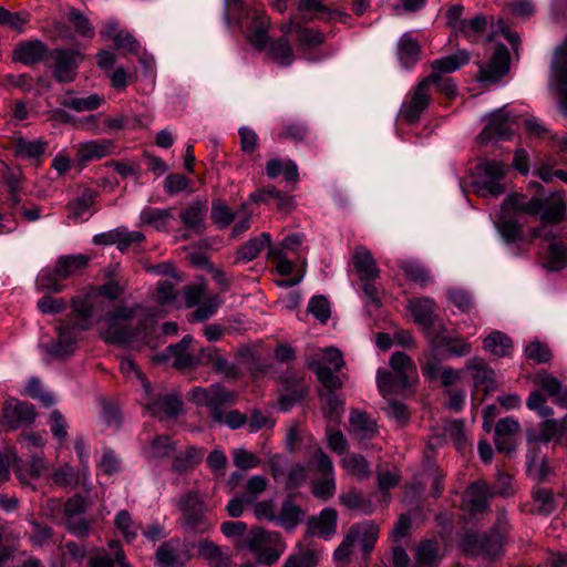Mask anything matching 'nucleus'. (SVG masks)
Returning <instances> with one entry per match:
<instances>
[{
	"label": "nucleus",
	"mask_w": 567,
	"mask_h": 567,
	"mask_svg": "<svg viewBox=\"0 0 567 567\" xmlns=\"http://www.w3.org/2000/svg\"><path fill=\"white\" fill-rule=\"evenodd\" d=\"M566 212L565 194L556 192L539 198H527L523 194H509L504 199L495 219V226L507 243H515L522 237V215L536 216L542 213V223L530 233L533 238H542L548 243L546 266L550 270H561L567 266V247L557 240L555 225L564 219Z\"/></svg>",
	"instance_id": "obj_1"
},
{
	"label": "nucleus",
	"mask_w": 567,
	"mask_h": 567,
	"mask_svg": "<svg viewBox=\"0 0 567 567\" xmlns=\"http://www.w3.org/2000/svg\"><path fill=\"white\" fill-rule=\"evenodd\" d=\"M142 310L140 306H118L114 311L104 317V327L101 329V337L107 343L118 346L147 344L146 328L133 327L131 321Z\"/></svg>",
	"instance_id": "obj_2"
},
{
	"label": "nucleus",
	"mask_w": 567,
	"mask_h": 567,
	"mask_svg": "<svg viewBox=\"0 0 567 567\" xmlns=\"http://www.w3.org/2000/svg\"><path fill=\"white\" fill-rule=\"evenodd\" d=\"M225 18L227 21L234 20L239 27L245 18H251L248 25L247 38L252 47L264 50L268 43V30L270 28V18L261 8H247L244 0H224Z\"/></svg>",
	"instance_id": "obj_3"
},
{
	"label": "nucleus",
	"mask_w": 567,
	"mask_h": 567,
	"mask_svg": "<svg viewBox=\"0 0 567 567\" xmlns=\"http://www.w3.org/2000/svg\"><path fill=\"white\" fill-rule=\"evenodd\" d=\"M72 308L81 321L75 324L59 326L56 328L58 340L47 346L48 353L58 359L68 358L74 352L75 330L89 329V319L93 313L92 303L87 297L78 296L72 298Z\"/></svg>",
	"instance_id": "obj_4"
},
{
	"label": "nucleus",
	"mask_w": 567,
	"mask_h": 567,
	"mask_svg": "<svg viewBox=\"0 0 567 567\" xmlns=\"http://www.w3.org/2000/svg\"><path fill=\"white\" fill-rule=\"evenodd\" d=\"M239 546L247 548L255 556L256 561L265 566L276 564L286 550L280 533L261 527L251 528Z\"/></svg>",
	"instance_id": "obj_5"
},
{
	"label": "nucleus",
	"mask_w": 567,
	"mask_h": 567,
	"mask_svg": "<svg viewBox=\"0 0 567 567\" xmlns=\"http://www.w3.org/2000/svg\"><path fill=\"white\" fill-rule=\"evenodd\" d=\"M177 506L182 512V527L186 533L205 534L213 528L214 524L206 514L204 497L198 492L192 491L183 495Z\"/></svg>",
	"instance_id": "obj_6"
},
{
	"label": "nucleus",
	"mask_w": 567,
	"mask_h": 567,
	"mask_svg": "<svg viewBox=\"0 0 567 567\" xmlns=\"http://www.w3.org/2000/svg\"><path fill=\"white\" fill-rule=\"evenodd\" d=\"M508 167L499 161H483L476 166V176L473 181L475 193L484 198H496L505 192L502 184Z\"/></svg>",
	"instance_id": "obj_7"
},
{
	"label": "nucleus",
	"mask_w": 567,
	"mask_h": 567,
	"mask_svg": "<svg viewBox=\"0 0 567 567\" xmlns=\"http://www.w3.org/2000/svg\"><path fill=\"white\" fill-rule=\"evenodd\" d=\"M190 400L198 406H205L210 417L216 422L221 420L223 408L236 402L234 392L228 391L220 384H213L208 388L196 386L189 392Z\"/></svg>",
	"instance_id": "obj_8"
},
{
	"label": "nucleus",
	"mask_w": 567,
	"mask_h": 567,
	"mask_svg": "<svg viewBox=\"0 0 567 567\" xmlns=\"http://www.w3.org/2000/svg\"><path fill=\"white\" fill-rule=\"evenodd\" d=\"M309 467L321 475V478L311 482V493L321 501L330 499L336 492V477L331 458L318 447L310 460Z\"/></svg>",
	"instance_id": "obj_9"
},
{
	"label": "nucleus",
	"mask_w": 567,
	"mask_h": 567,
	"mask_svg": "<svg viewBox=\"0 0 567 567\" xmlns=\"http://www.w3.org/2000/svg\"><path fill=\"white\" fill-rule=\"evenodd\" d=\"M431 101V82L424 78L409 92L402 103L401 118L409 124L419 122L421 114L427 109Z\"/></svg>",
	"instance_id": "obj_10"
},
{
	"label": "nucleus",
	"mask_w": 567,
	"mask_h": 567,
	"mask_svg": "<svg viewBox=\"0 0 567 567\" xmlns=\"http://www.w3.org/2000/svg\"><path fill=\"white\" fill-rule=\"evenodd\" d=\"M82 60L83 56L79 51L54 49L47 58V65L53 69V75L58 82L70 83L74 81Z\"/></svg>",
	"instance_id": "obj_11"
},
{
	"label": "nucleus",
	"mask_w": 567,
	"mask_h": 567,
	"mask_svg": "<svg viewBox=\"0 0 567 567\" xmlns=\"http://www.w3.org/2000/svg\"><path fill=\"white\" fill-rule=\"evenodd\" d=\"M35 416L37 413L31 403L21 402L17 399H9L2 408L0 426L4 431L16 430L33 423Z\"/></svg>",
	"instance_id": "obj_12"
},
{
	"label": "nucleus",
	"mask_w": 567,
	"mask_h": 567,
	"mask_svg": "<svg viewBox=\"0 0 567 567\" xmlns=\"http://www.w3.org/2000/svg\"><path fill=\"white\" fill-rule=\"evenodd\" d=\"M42 454L43 452L37 451L33 454H28L29 461L24 463L14 451H11L14 472L22 485H30L29 478L38 480L43 473L49 471V465Z\"/></svg>",
	"instance_id": "obj_13"
},
{
	"label": "nucleus",
	"mask_w": 567,
	"mask_h": 567,
	"mask_svg": "<svg viewBox=\"0 0 567 567\" xmlns=\"http://www.w3.org/2000/svg\"><path fill=\"white\" fill-rule=\"evenodd\" d=\"M509 52L504 44H497L489 62L480 64L478 80L484 83H495L509 71Z\"/></svg>",
	"instance_id": "obj_14"
},
{
	"label": "nucleus",
	"mask_w": 567,
	"mask_h": 567,
	"mask_svg": "<svg viewBox=\"0 0 567 567\" xmlns=\"http://www.w3.org/2000/svg\"><path fill=\"white\" fill-rule=\"evenodd\" d=\"M513 120L505 109H498L493 112L487 120V124L480 134L482 143H487L493 138L508 140L512 134Z\"/></svg>",
	"instance_id": "obj_15"
},
{
	"label": "nucleus",
	"mask_w": 567,
	"mask_h": 567,
	"mask_svg": "<svg viewBox=\"0 0 567 567\" xmlns=\"http://www.w3.org/2000/svg\"><path fill=\"white\" fill-rule=\"evenodd\" d=\"M49 53L47 44L41 40H27L16 45L12 59L24 65H31L43 60L47 61Z\"/></svg>",
	"instance_id": "obj_16"
},
{
	"label": "nucleus",
	"mask_w": 567,
	"mask_h": 567,
	"mask_svg": "<svg viewBox=\"0 0 567 567\" xmlns=\"http://www.w3.org/2000/svg\"><path fill=\"white\" fill-rule=\"evenodd\" d=\"M533 382L540 392L543 391L551 398L556 405L567 409V386H563L555 375L540 370L534 375Z\"/></svg>",
	"instance_id": "obj_17"
},
{
	"label": "nucleus",
	"mask_w": 567,
	"mask_h": 567,
	"mask_svg": "<svg viewBox=\"0 0 567 567\" xmlns=\"http://www.w3.org/2000/svg\"><path fill=\"white\" fill-rule=\"evenodd\" d=\"M155 558L159 567H179L189 560V555L178 538H172L157 548Z\"/></svg>",
	"instance_id": "obj_18"
},
{
	"label": "nucleus",
	"mask_w": 567,
	"mask_h": 567,
	"mask_svg": "<svg viewBox=\"0 0 567 567\" xmlns=\"http://www.w3.org/2000/svg\"><path fill=\"white\" fill-rule=\"evenodd\" d=\"M109 547L113 550V555L104 549L93 553L87 557L86 567H132L126 561L125 553L120 542L111 540Z\"/></svg>",
	"instance_id": "obj_19"
},
{
	"label": "nucleus",
	"mask_w": 567,
	"mask_h": 567,
	"mask_svg": "<svg viewBox=\"0 0 567 567\" xmlns=\"http://www.w3.org/2000/svg\"><path fill=\"white\" fill-rule=\"evenodd\" d=\"M337 511L327 507L323 508L318 517H310L307 520L308 533L323 539H330L337 532Z\"/></svg>",
	"instance_id": "obj_20"
},
{
	"label": "nucleus",
	"mask_w": 567,
	"mask_h": 567,
	"mask_svg": "<svg viewBox=\"0 0 567 567\" xmlns=\"http://www.w3.org/2000/svg\"><path fill=\"white\" fill-rule=\"evenodd\" d=\"M465 369L471 373L474 385L491 392L495 389V372L482 358L474 357L466 361Z\"/></svg>",
	"instance_id": "obj_21"
},
{
	"label": "nucleus",
	"mask_w": 567,
	"mask_h": 567,
	"mask_svg": "<svg viewBox=\"0 0 567 567\" xmlns=\"http://www.w3.org/2000/svg\"><path fill=\"white\" fill-rule=\"evenodd\" d=\"M348 533L354 543L361 545L362 551L369 555L378 540L380 528L374 522L365 520L352 525Z\"/></svg>",
	"instance_id": "obj_22"
},
{
	"label": "nucleus",
	"mask_w": 567,
	"mask_h": 567,
	"mask_svg": "<svg viewBox=\"0 0 567 567\" xmlns=\"http://www.w3.org/2000/svg\"><path fill=\"white\" fill-rule=\"evenodd\" d=\"M430 344L434 351L445 349L454 357H464L472 351V344L466 339L458 336L437 333L431 339Z\"/></svg>",
	"instance_id": "obj_23"
},
{
	"label": "nucleus",
	"mask_w": 567,
	"mask_h": 567,
	"mask_svg": "<svg viewBox=\"0 0 567 567\" xmlns=\"http://www.w3.org/2000/svg\"><path fill=\"white\" fill-rule=\"evenodd\" d=\"M95 199L96 192L84 187L80 194L68 204V217L74 221L86 220L89 216L94 213V210L91 212V207L93 206Z\"/></svg>",
	"instance_id": "obj_24"
},
{
	"label": "nucleus",
	"mask_w": 567,
	"mask_h": 567,
	"mask_svg": "<svg viewBox=\"0 0 567 567\" xmlns=\"http://www.w3.org/2000/svg\"><path fill=\"white\" fill-rule=\"evenodd\" d=\"M507 519L505 515L498 517L497 525L492 533L484 534L483 539V557L495 558L502 551L504 545V535L507 532Z\"/></svg>",
	"instance_id": "obj_25"
},
{
	"label": "nucleus",
	"mask_w": 567,
	"mask_h": 567,
	"mask_svg": "<svg viewBox=\"0 0 567 567\" xmlns=\"http://www.w3.org/2000/svg\"><path fill=\"white\" fill-rule=\"evenodd\" d=\"M470 61V54L465 50L457 51L455 54L437 59L432 62V73L425 79L431 82L435 80L437 75L445 73H452L458 70L461 66L467 64Z\"/></svg>",
	"instance_id": "obj_26"
},
{
	"label": "nucleus",
	"mask_w": 567,
	"mask_h": 567,
	"mask_svg": "<svg viewBox=\"0 0 567 567\" xmlns=\"http://www.w3.org/2000/svg\"><path fill=\"white\" fill-rule=\"evenodd\" d=\"M409 310L420 326L430 329L434 323L436 305L431 298H413L409 301Z\"/></svg>",
	"instance_id": "obj_27"
},
{
	"label": "nucleus",
	"mask_w": 567,
	"mask_h": 567,
	"mask_svg": "<svg viewBox=\"0 0 567 567\" xmlns=\"http://www.w3.org/2000/svg\"><path fill=\"white\" fill-rule=\"evenodd\" d=\"M183 402L175 394H165L155 399L147 405L153 416L158 419L174 417L182 411Z\"/></svg>",
	"instance_id": "obj_28"
},
{
	"label": "nucleus",
	"mask_w": 567,
	"mask_h": 567,
	"mask_svg": "<svg viewBox=\"0 0 567 567\" xmlns=\"http://www.w3.org/2000/svg\"><path fill=\"white\" fill-rule=\"evenodd\" d=\"M198 556L204 558L209 567H231V556L209 539L198 544Z\"/></svg>",
	"instance_id": "obj_29"
},
{
	"label": "nucleus",
	"mask_w": 567,
	"mask_h": 567,
	"mask_svg": "<svg viewBox=\"0 0 567 567\" xmlns=\"http://www.w3.org/2000/svg\"><path fill=\"white\" fill-rule=\"evenodd\" d=\"M303 518L305 512L302 508L291 499H285L281 503L275 523L287 532H291L303 522Z\"/></svg>",
	"instance_id": "obj_30"
},
{
	"label": "nucleus",
	"mask_w": 567,
	"mask_h": 567,
	"mask_svg": "<svg viewBox=\"0 0 567 567\" xmlns=\"http://www.w3.org/2000/svg\"><path fill=\"white\" fill-rule=\"evenodd\" d=\"M352 261L360 280L375 279L379 276L377 262L371 251L365 247L359 246L354 249Z\"/></svg>",
	"instance_id": "obj_31"
},
{
	"label": "nucleus",
	"mask_w": 567,
	"mask_h": 567,
	"mask_svg": "<svg viewBox=\"0 0 567 567\" xmlns=\"http://www.w3.org/2000/svg\"><path fill=\"white\" fill-rule=\"evenodd\" d=\"M103 103V96L97 93L87 96H75L73 91H68L60 100L63 107L75 112H89L97 110Z\"/></svg>",
	"instance_id": "obj_32"
},
{
	"label": "nucleus",
	"mask_w": 567,
	"mask_h": 567,
	"mask_svg": "<svg viewBox=\"0 0 567 567\" xmlns=\"http://www.w3.org/2000/svg\"><path fill=\"white\" fill-rule=\"evenodd\" d=\"M270 247L271 235L269 233H261L257 237L250 238L243 244L236 251V262H249L258 257L265 247Z\"/></svg>",
	"instance_id": "obj_33"
},
{
	"label": "nucleus",
	"mask_w": 567,
	"mask_h": 567,
	"mask_svg": "<svg viewBox=\"0 0 567 567\" xmlns=\"http://www.w3.org/2000/svg\"><path fill=\"white\" fill-rule=\"evenodd\" d=\"M207 209L206 202L199 199L193 200L189 206L184 208L179 214L182 224L186 228L199 233L204 227Z\"/></svg>",
	"instance_id": "obj_34"
},
{
	"label": "nucleus",
	"mask_w": 567,
	"mask_h": 567,
	"mask_svg": "<svg viewBox=\"0 0 567 567\" xmlns=\"http://www.w3.org/2000/svg\"><path fill=\"white\" fill-rule=\"evenodd\" d=\"M401 374L395 371L390 372L386 370H378L377 372V384L379 391L383 396L404 390L410 386L412 380L408 378H400Z\"/></svg>",
	"instance_id": "obj_35"
},
{
	"label": "nucleus",
	"mask_w": 567,
	"mask_h": 567,
	"mask_svg": "<svg viewBox=\"0 0 567 567\" xmlns=\"http://www.w3.org/2000/svg\"><path fill=\"white\" fill-rule=\"evenodd\" d=\"M420 54L419 42L410 33H404L398 42V58L401 64L406 69L412 68L419 61Z\"/></svg>",
	"instance_id": "obj_36"
},
{
	"label": "nucleus",
	"mask_w": 567,
	"mask_h": 567,
	"mask_svg": "<svg viewBox=\"0 0 567 567\" xmlns=\"http://www.w3.org/2000/svg\"><path fill=\"white\" fill-rule=\"evenodd\" d=\"M526 465L529 476L537 482L545 481L551 473L545 457L540 454L539 449H535V446L528 447Z\"/></svg>",
	"instance_id": "obj_37"
},
{
	"label": "nucleus",
	"mask_w": 567,
	"mask_h": 567,
	"mask_svg": "<svg viewBox=\"0 0 567 567\" xmlns=\"http://www.w3.org/2000/svg\"><path fill=\"white\" fill-rule=\"evenodd\" d=\"M493 494L485 483H473L465 493V502L472 513H480L487 507L488 497Z\"/></svg>",
	"instance_id": "obj_38"
},
{
	"label": "nucleus",
	"mask_w": 567,
	"mask_h": 567,
	"mask_svg": "<svg viewBox=\"0 0 567 567\" xmlns=\"http://www.w3.org/2000/svg\"><path fill=\"white\" fill-rule=\"evenodd\" d=\"M89 264V257L82 254L60 257L56 262V272L60 278L68 279L80 274Z\"/></svg>",
	"instance_id": "obj_39"
},
{
	"label": "nucleus",
	"mask_w": 567,
	"mask_h": 567,
	"mask_svg": "<svg viewBox=\"0 0 567 567\" xmlns=\"http://www.w3.org/2000/svg\"><path fill=\"white\" fill-rule=\"evenodd\" d=\"M483 348L492 355L504 358L511 354L513 342L507 334L495 330L483 340Z\"/></svg>",
	"instance_id": "obj_40"
},
{
	"label": "nucleus",
	"mask_w": 567,
	"mask_h": 567,
	"mask_svg": "<svg viewBox=\"0 0 567 567\" xmlns=\"http://www.w3.org/2000/svg\"><path fill=\"white\" fill-rule=\"evenodd\" d=\"M268 53L270 58L281 66H289L295 61L293 49L286 37L270 41Z\"/></svg>",
	"instance_id": "obj_41"
},
{
	"label": "nucleus",
	"mask_w": 567,
	"mask_h": 567,
	"mask_svg": "<svg viewBox=\"0 0 567 567\" xmlns=\"http://www.w3.org/2000/svg\"><path fill=\"white\" fill-rule=\"evenodd\" d=\"M308 367L316 373L324 388V392L337 391L342 386V382L336 371L328 365H323V362L310 361Z\"/></svg>",
	"instance_id": "obj_42"
},
{
	"label": "nucleus",
	"mask_w": 567,
	"mask_h": 567,
	"mask_svg": "<svg viewBox=\"0 0 567 567\" xmlns=\"http://www.w3.org/2000/svg\"><path fill=\"white\" fill-rule=\"evenodd\" d=\"M174 218L171 209H161L155 207H145L141 214L140 219L143 224L150 225L157 230L167 229L169 221Z\"/></svg>",
	"instance_id": "obj_43"
},
{
	"label": "nucleus",
	"mask_w": 567,
	"mask_h": 567,
	"mask_svg": "<svg viewBox=\"0 0 567 567\" xmlns=\"http://www.w3.org/2000/svg\"><path fill=\"white\" fill-rule=\"evenodd\" d=\"M47 143L40 140L28 141L18 138L14 143V155L24 159H39L47 150Z\"/></svg>",
	"instance_id": "obj_44"
},
{
	"label": "nucleus",
	"mask_w": 567,
	"mask_h": 567,
	"mask_svg": "<svg viewBox=\"0 0 567 567\" xmlns=\"http://www.w3.org/2000/svg\"><path fill=\"white\" fill-rule=\"evenodd\" d=\"M112 143L109 141L96 142L91 141L80 145L78 157L82 162H90L107 156L112 152Z\"/></svg>",
	"instance_id": "obj_45"
},
{
	"label": "nucleus",
	"mask_w": 567,
	"mask_h": 567,
	"mask_svg": "<svg viewBox=\"0 0 567 567\" xmlns=\"http://www.w3.org/2000/svg\"><path fill=\"white\" fill-rule=\"evenodd\" d=\"M350 425L352 431L357 433L361 439L371 437L377 431L375 421L365 412L358 410L351 411Z\"/></svg>",
	"instance_id": "obj_46"
},
{
	"label": "nucleus",
	"mask_w": 567,
	"mask_h": 567,
	"mask_svg": "<svg viewBox=\"0 0 567 567\" xmlns=\"http://www.w3.org/2000/svg\"><path fill=\"white\" fill-rule=\"evenodd\" d=\"M340 463L349 474L355 476L358 480H364L370 476V465L360 454H347L341 458Z\"/></svg>",
	"instance_id": "obj_47"
},
{
	"label": "nucleus",
	"mask_w": 567,
	"mask_h": 567,
	"mask_svg": "<svg viewBox=\"0 0 567 567\" xmlns=\"http://www.w3.org/2000/svg\"><path fill=\"white\" fill-rule=\"evenodd\" d=\"M487 28V18L484 14L475 16L472 19H465L457 34H461L470 42H477L485 33Z\"/></svg>",
	"instance_id": "obj_48"
},
{
	"label": "nucleus",
	"mask_w": 567,
	"mask_h": 567,
	"mask_svg": "<svg viewBox=\"0 0 567 567\" xmlns=\"http://www.w3.org/2000/svg\"><path fill=\"white\" fill-rule=\"evenodd\" d=\"M203 455L202 450L195 446H189L174 457L173 470L177 473H185L199 464Z\"/></svg>",
	"instance_id": "obj_49"
},
{
	"label": "nucleus",
	"mask_w": 567,
	"mask_h": 567,
	"mask_svg": "<svg viewBox=\"0 0 567 567\" xmlns=\"http://www.w3.org/2000/svg\"><path fill=\"white\" fill-rule=\"evenodd\" d=\"M561 431V421L547 419L540 424L538 433L528 435V445L538 449L539 443H548Z\"/></svg>",
	"instance_id": "obj_50"
},
{
	"label": "nucleus",
	"mask_w": 567,
	"mask_h": 567,
	"mask_svg": "<svg viewBox=\"0 0 567 567\" xmlns=\"http://www.w3.org/2000/svg\"><path fill=\"white\" fill-rule=\"evenodd\" d=\"M310 136V130L305 122L293 121L284 123L278 133L279 140H289L295 143L306 142Z\"/></svg>",
	"instance_id": "obj_51"
},
{
	"label": "nucleus",
	"mask_w": 567,
	"mask_h": 567,
	"mask_svg": "<svg viewBox=\"0 0 567 567\" xmlns=\"http://www.w3.org/2000/svg\"><path fill=\"white\" fill-rule=\"evenodd\" d=\"M61 280L63 279L58 275L55 266L53 269L44 268L37 277V287L41 291L58 293L65 288V286L61 284Z\"/></svg>",
	"instance_id": "obj_52"
},
{
	"label": "nucleus",
	"mask_w": 567,
	"mask_h": 567,
	"mask_svg": "<svg viewBox=\"0 0 567 567\" xmlns=\"http://www.w3.org/2000/svg\"><path fill=\"white\" fill-rule=\"evenodd\" d=\"M553 75L558 83L559 95L567 104V50L557 54L553 64Z\"/></svg>",
	"instance_id": "obj_53"
},
{
	"label": "nucleus",
	"mask_w": 567,
	"mask_h": 567,
	"mask_svg": "<svg viewBox=\"0 0 567 567\" xmlns=\"http://www.w3.org/2000/svg\"><path fill=\"white\" fill-rule=\"evenodd\" d=\"M237 212H234L224 200L217 199L213 202L210 217L218 228L228 227L235 221Z\"/></svg>",
	"instance_id": "obj_54"
},
{
	"label": "nucleus",
	"mask_w": 567,
	"mask_h": 567,
	"mask_svg": "<svg viewBox=\"0 0 567 567\" xmlns=\"http://www.w3.org/2000/svg\"><path fill=\"white\" fill-rule=\"evenodd\" d=\"M116 529L128 543L137 537L140 526L132 519L131 514L126 509L120 511L114 519Z\"/></svg>",
	"instance_id": "obj_55"
},
{
	"label": "nucleus",
	"mask_w": 567,
	"mask_h": 567,
	"mask_svg": "<svg viewBox=\"0 0 567 567\" xmlns=\"http://www.w3.org/2000/svg\"><path fill=\"white\" fill-rule=\"evenodd\" d=\"M390 365L396 373L401 374V379L408 378L413 380L416 377V368L412 359L404 352H394L390 359Z\"/></svg>",
	"instance_id": "obj_56"
},
{
	"label": "nucleus",
	"mask_w": 567,
	"mask_h": 567,
	"mask_svg": "<svg viewBox=\"0 0 567 567\" xmlns=\"http://www.w3.org/2000/svg\"><path fill=\"white\" fill-rule=\"evenodd\" d=\"M535 512L539 515H549L555 508L553 492L548 488L537 487L533 491Z\"/></svg>",
	"instance_id": "obj_57"
},
{
	"label": "nucleus",
	"mask_w": 567,
	"mask_h": 567,
	"mask_svg": "<svg viewBox=\"0 0 567 567\" xmlns=\"http://www.w3.org/2000/svg\"><path fill=\"white\" fill-rule=\"evenodd\" d=\"M175 447L171 439L166 435L154 437L150 446L145 450V454L150 460H161L168 457Z\"/></svg>",
	"instance_id": "obj_58"
},
{
	"label": "nucleus",
	"mask_w": 567,
	"mask_h": 567,
	"mask_svg": "<svg viewBox=\"0 0 567 567\" xmlns=\"http://www.w3.org/2000/svg\"><path fill=\"white\" fill-rule=\"evenodd\" d=\"M400 269L408 279L420 286H425L431 280L430 271L417 261H403Z\"/></svg>",
	"instance_id": "obj_59"
},
{
	"label": "nucleus",
	"mask_w": 567,
	"mask_h": 567,
	"mask_svg": "<svg viewBox=\"0 0 567 567\" xmlns=\"http://www.w3.org/2000/svg\"><path fill=\"white\" fill-rule=\"evenodd\" d=\"M415 558L417 563L433 567L439 561L437 544L433 540H423L416 548Z\"/></svg>",
	"instance_id": "obj_60"
},
{
	"label": "nucleus",
	"mask_w": 567,
	"mask_h": 567,
	"mask_svg": "<svg viewBox=\"0 0 567 567\" xmlns=\"http://www.w3.org/2000/svg\"><path fill=\"white\" fill-rule=\"evenodd\" d=\"M268 259L275 262L276 270L281 276H289L292 274L295 265L288 259L287 252L277 246H270L268 249Z\"/></svg>",
	"instance_id": "obj_61"
},
{
	"label": "nucleus",
	"mask_w": 567,
	"mask_h": 567,
	"mask_svg": "<svg viewBox=\"0 0 567 567\" xmlns=\"http://www.w3.org/2000/svg\"><path fill=\"white\" fill-rule=\"evenodd\" d=\"M164 190L169 196L179 194L181 192L192 193L190 181L182 174H169L164 181Z\"/></svg>",
	"instance_id": "obj_62"
},
{
	"label": "nucleus",
	"mask_w": 567,
	"mask_h": 567,
	"mask_svg": "<svg viewBox=\"0 0 567 567\" xmlns=\"http://www.w3.org/2000/svg\"><path fill=\"white\" fill-rule=\"evenodd\" d=\"M18 442L21 449L27 451V454H33L35 451L43 452L42 450L45 445V439L41 434L32 431H23Z\"/></svg>",
	"instance_id": "obj_63"
},
{
	"label": "nucleus",
	"mask_w": 567,
	"mask_h": 567,
	"mask_svg": "<svg viewBox=\"0 0 567 567\" xmlns=\"http://www.w3.org/2000/svg\"><path fill=\"white\" fill-rule=\"evenodd\" d=\"M317 558L313 551L306 549L298 554H291L281 567H315Z\"/></svg>",
	"instance_id": "obj_64"
}]
</instances>
